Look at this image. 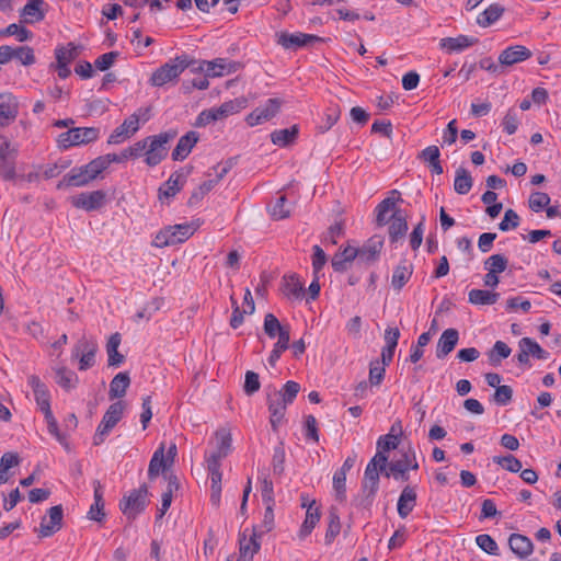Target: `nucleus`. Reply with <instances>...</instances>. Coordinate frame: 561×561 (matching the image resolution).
I'll return each instance as SVG.
<instances>
[{"mask_svg": "<svg viewBox=\"0 0 561 561\" xmlns=\"http://www.w3.org/2000/svg\"><path fill=\"white\" fill-rule=\"evenodd\" d=\"M476 542L480 549L489 554H495L497 551V543L490 535L482 534L477 536Z\"/></svg>", "mask_w": 561, "mask_h": 561, "instance_id": "obj_62", "label": "nucleus"}, {"mask_svg": "<svg viewBox=\"0 0 561 561\" xmlns=\"http://www.w3.org/2000/svg\"><path fill=\"white\" fill-rule=\"evenodd\" d=\"M277 43L286 49H296L298 47L308 46L313 43L322 42V38L317 35L304 33H286L282 32L277 35Z\"/></svg>", "mask_w": 561, "mask_h": 561, "instance_id": "obj_16", "label": "nucleus"}, {"mask_svg": "<svg viewBox=\"0 0 561 561\" xmlns=\"http://www.w3.org/2000/svg\"><path fill=\"white\" fill-rule=\"evenodd\" d=\"M122 342V336L118 332L112 334L106 343L107 364L110 367H118L124 360L125 356L118 352Z\"/></svg>", "mask_w": 561, "mask_h": 561, "instance_id": "obj_28", "label": "nucleus"}, {"mask_svg": "<svg viewBox=\"0 0 561 561\" xmlns=\"http://www.w3.org/2000/svg\"><path fill=\"white\" fill-rule=\"evenodd\" d=\"M499 297V293L483 289H471L468 294L469 302L478 306L494 305Z\"/></svg>", "mask_w": 561, "mask_h": 561, "instance_id": "obj_39", "label": "nucleus"}, {"mask_svg": "<svg viewBox=\"0 0 561 561\" xmlns=\"http://www.w3.org/2000/svg\"><path fill=\"white\" fill-rule=\"evenodd\" d=\"M412 274H413V265L412 264L402 262L398 266H396L392 277H391V285L394 288V290L400 291L403 288V286L409 282Z\"/></svg>", "mask_w": 561, "mask_h": 561, "instance_id": "obj_33", "label": "nucleus"}, {"mask_svg": "<svg viewBox=\"0 0 561 561\" xmlns=\"http://www.w3.org/2000/svg\"><path fill=\"white\" fill-rule=\"evenodd\" d=\"M99 136L100 129L96 127H71L58 136L57 144L60 149H68L93 142Z\"/></svg>", "mask_w": 561, "mask_h": 561, "instance_id": "obj_6", "label": "nucleus"}, {"mask_svg": "<svg viewBox=\"0 0 561 561\" xmlns=\"http://www.w3.org/2000/svg\"><path fill=\"white\" fill-rule=\"evenodd\" d=\"M407 471H408L407 455L404 453L402 455V458H400L396 461H392L389 465L387 463V469H386L385 476L390 477L392 474L393 478L397 480H399V479L408 480Z\"/></svg>", "mask_w": 561, "mask_h": 561, "instance_id": "obj_45", "label": "nucleus"}, {"mask_svg": "<svg viewBox=\"0 0 561 561\" xmlns=\"http://www.w3.org/2000/svg\"><path fill=\"white\" fill-rule=\"evenodd\" d=\"M391 219L392 220L389 226V238L393 243L405 236L408 231V222L400 209L394 210Z\"/></svg>", "mask_w": 561, "mask_h": 561, "instance_id": "obj_30", "label": "nucleus"}, {"mask_svg": "<svg viewBox=\"0 0 561 561\" xmlns=\"http://www.w3.org/2000/svg\"><path fill=\"white\" fill-rule=\"evenodd\" d=\"M240 62L228 60L227 58H216L211 61H199L192 71L205 72L206 77H222L236 72L240 68Z\"/></svg>", "mask_w": 561, "mask_h": 561, "instance_id": "obj_8", "label": "nucleus"}, {"mask_svg": "<svg viewBox=\"0 0 561 561\" xmlns=\"http://www.w3.org/2000/svg\"><path fill=\"white\" fill-rule=\"evenodd\" d=\"M288 404L274 391L267 393V407L271 414L270 422L273 431H277L278 425L283 422Z\"/></svg>", "mask_w": 561, "mask_h": 561, "instance_id": "obj_19", "label": "nucleus"}, {"mask_svg": "<svg viewBox=\"0 0 561 561\" xmlns=\"http://www.w3.org/2000/svg\"><path fill=\"white\" fill-rule=\"evenodd\" d=\"M138 129L139 115L134 113L113 130L107 139V142L110 145L121 144L125 139L130 138Z\"/></svg>", "mask_w": 561, "mask_h": 561, "instance_id": "obj_14", "label": "nucleus"}, {"mask_svg": "<svg viewBox=\"0 0 561 561\" xmlns=\"http://www.w3.org/2000/svg\"><path fill=\"white\" fill-rule=\"evenodd\" d=\"M531 55V51L523 45L510 46L500 54L499 62L501 66H513L529 59Z\"/></svg>", "mask_w": 561, "mask_h": 561, "instance_id": "obj_20", "label": "nucleus"}, {"mask_svg": "<svg viewBox=\"0 0 561 561\" xmlns=\"http://www.w3.org/2000/svg\"><path fill=\"white\" fill-rule=\"evenodd\" d=\"M316 501L312 500L308 505V510L306 512V518L299 530V538L305 539L307 536L311 534L316 525L320 520V512L318 507H314Z\"/></svg>", "mask_w": 561, "mask_h": 561, "instance_id": "obj_32", "label": "nucleus"}, {"mask_svg": "<svg viewBox=\"0 0 561 561\" xmlns=\"http://www.w3.org/2000/svg\"><path fill=\"white\" fill-rule=\"evenodd\" d=\"M198 139L199 137L196 131L191 130L186 133L179 139L178 145L172 151V159L174 161L184 160L190 154L194 146L197 144Z\"/></svg>", "mask_w": 561, "mask_h": 561, "instance_id": "obj_22", "label": "nucleus"}, {"mask_svg": "<svg viewBox=\"0 0 561 561\" xmlns=\"http://www.w3.org/2000/svg\"><path fill=\"white\" fill-rule=\"evenodd\" d=\"M79 54L80 46H77L73 43H68L66 47H59L56 49V60L57 62L64 61V64L69 65L79 56Z\"/></svg>", "mask_w": 561, "mask_h": 561, "instance_id": "obj_48", "label": "nucleus"}, {"mask_svg": "<svg viewBox=\"0 0 561 561\" xmlns=\"http://www.w3.org/2000/svg\"><path fill=\"white\" fill-rule=\"evenodd\" d=\"M217 181L208 180L203 182L197 188H195L188 198V205L194 206L198 204L215 186Z\"/></svg>", "mask_w": 561, "mask_h": 561, "instance_id": "obj_52", "label": "nucleus"}, {"mask_svg": "<svg viewBox=\"0 0 561 561\" xmlns=\"http://www.w3.org/2000/svg\"><path fill=\"white\" fill-rule=\"evenodd\" d=\"M20 462L19 455L16 453H5L0 459V483H5L9 480L7 471L18 466Z\"/></svg>", "mask_w": 561, "mask_h": 561, "instance_id": "obj_47", "label": "nucleus"}, {"mask_svg": "<svg viewBox=\"0 0 561 561\" xmlns=\"http://www.w3.org/2000/svg\"><path fill=\"white\" fill-rule=\"evenodd\" d=\"M518 346H526L529 355L538 359H547L549 357V353L546 352L536 341L530 337H523L518 342Z\"/></svg>", "mask_w": 561, "mask_h": 561, "instance_id": "obj_51", "label": "nucleus"}, {"mask_svg": "<svg viewBox=\"0 0 561 561\" xmlns=\"http://www.w3.org/2000/svg\"><path fill=\"white\" fill-rule=\"evenodd\" d=\"M387 462L388 457L381 451H377L370 459L364 472L362 493L354 501L356 506L365 510L371 507L379 486V476L386 472Z\"/></svg>", "mask_w": 561, "mask_h": 561, "instance_id": "obj_1", "label": "nucleus"}, {"mask_svg": "<svg viewBox=\"0 0 561 561\" xmlns=\"http://www.w3.org/2000/svg\"><path fill=\"white\" fill-rule=\"evenodd\" d=\"M478 43V38L467 35H459L457 37H445L440 39L439 46L449 53L461 51Z\"/></svg>", "mask_w": 561, "mask_h": 561, "instance_id": "obj_27", "label": "nucleus"}, {"mask_svg": "<svg viewBox=\"0 0 561 561\" xmlns=\"http://www.w3.org/2000/svg\"><path fill=\"white\" fill-rule=\"evenodd\" d=\"M493 461L511 472H519L523 467L520 460L513 455L504 457L496 456L493 458Z\"/></svg>", "mask_w": 561, "mask_h": 561, "instance_id": "obj_58", "label": "nucleus"}, {"mask_svg": "<svg viewBox=\"0 0 561 561\" xmlns=\"http://www.w3.org/2000/svg\"><path fill=\"white\" fill-rule=\"evenodd\" d=\"M459 340V333L456 329H447L445 330L436 346V357L444 358L446 357L457 345Z\"/></svg>", "mask_w": 561, "mask_h": 561, "instance_id": "obj_23", "label": "nucleus"}, {"mask_svg": "<svg viewBox=\"0 0 561 561\" xmlns=\"http://www.w3.org/2000/svg\"><path fill=\"white\" fill-rule=\"evenodd\" d=\"M358 255L356 248L346 247L341 252H337L332 257L331 264L335 272H345L348 263L353 262Z\"/></svg>", "mask_w": 561, "mask_h": 561, "instance_id": "obj_31", "label": "nucleus"}, {"mask_svg": "<svg viewBox=\"0 0 561 561\" xmlns=\"http://www.w3.org/2000/svg\"><path fill=\"white\" fill-rule=\"evenodd\" d=\"M113 160L118 159L115 157V153H110L98 157L83 167L75 168L62 178L57 187L84 186L106 170Z\"/></svg>", "mask_w": 561, "mask_h": 561, "instance_id": "obj_2", "label": "nucleus"}, {"mask_svg": "<svg viewBox=\"0 0 561 561\" xmlns=\"http://www.w3.org/2000/svg\"><path fill=\"white\" fill-rule=\"evenodd\" d=\"M333 489L336 493V499L340 501L345 500L346 496V474L336 471L333 476Z\"/></svg>", "mask_w": 561, "mask_h": 561, "instance_id": "obj_61", "label": "nucleus"}, {"mask_svg": "<svg viewBox=\"0 0 561 561\" xmlns=\"http://www.w3.org/2000/svg\"><path fill=\"white\" fill-rule=\"evenodd\" d=\"M283 293L286 296L299 299L304 295V284L299 280L296 274L284 276L283 278Z\"/></svg>", "mask_w": 561, "mask_h": 561, "instance_id": "obj_40", "label": "nucleus"}, {"mask_svg": "<svg viewBox=\"0 0 561 561\" xmlns=\"http://www.w3.org/2000/svg\"><path fill=\"white\" fill-rule=\"evenodd\" d=\"M239 551L240 558L238 561H252L255 553L260 550V542L257 541L255 530H253L252 536L247 539L245 531L240 535L239 540Z\"/></svg>", "mask_w": 561, "mask_h": 561, "instance_id": "obj_24", "label": "nucleus"}, {"mask_svg": "<svg viewBox=\"0 0 561 561\" xmlns=\"http://www.w3.org/2000/svg\"><path fill=\"white\" fill-rule=\"evenodd\" d=\"M300 391V385L296 381H287L282 390H275L274 392L277 393L280 398L285 400V403H291L295 398L297 397L298 392Z\"/></svg>", "mask_w": 561, "mask_h": 561, "instance_id": "obj_56", "label": "nucleus"}, {"mask_svg": "<svg viewBox=\"0 0 561 561\" xmlns=\"http://www.w3.org/2000/svg\"><path fill=\"white\" fill-rule=\"evenodd\" d=\"M416 503V493L411 486H405L398 500V514L405 518L414 508Z\"/></svg>", "mask_w": 561, "mask_h": 561, "instance_id": "obj_34", "label": "nucleus"}, {"mask_svg": "<svg viewBox=\"0 0 561 561\" xmlns=\"http://www.w3.org/2000/svg\"><path fill=\"white\" fill-rule=\"evenodd\" d=\"M217 449L213 453L217 457L226 458L231 450V435L225 428H220L216 432Z\"/></svg>", "mask_w": 561, "mask_h": 561, "instance_id": "obj_46", "label": "nucleus"}, {"mask_svg": "<svg viewBox=\"0 0 561 561\" xmlns=\"http://www.w3.org/2000/svg\"><path fill=\"white\" fill-rule=\"evenodd\" d=\"M243 107V101L233 100L222 103L218 107H213L210 111L215 115L216 121L224 119L231 114L238 113Z\"/></svg>", "mask_w": 561, "mask_h": 561, "instance_id": "obj_44", "label": "nucleus"}, {"mask_svg": "<svg viewBox=\"0 0 561 561\" xmlns=\"http://www.w3.org/2000/svg\"><path fill=\"white\" fill-rule=\"evenodd\" d=\"M55 381L65 390L75 389L79 382L77 374L66 367L55 369Z\"/></svg>", "mask_w": 561, "mask_h": 561, "instance_id": "obj_38", "label": "nucleus"}, {"mask_svg": "<svg viewBox=\"0 0 561 561\" xmlns=\"http://www.w3.org/2000/svg\"><path fill=\"white\" fill-rule=\"evenodd\" d=\"M283 101L278 98L268 99L265 104L254 108L248 116L247 123L250 126L261 125L271 121L279 112Z\"/></svg>", "mask_w": 561, "mask_h": 561, "instance_id": "obj_9", "label": "nucleus"}, {"mask_svg": "<svg viewBox=\"0 0 561 561\" xmlns=\"http://www.w3.org/2000/svg\"><path fill=\"white\" fill-rule=\"evenodd\" d=\"M104 203L105 193L101 190L89 193H80L71 198V204L76 208L84 209L87 211L99 209L104 205Z\"/></svg>", "mask_w": 561, "mask_h": 561, "instance_id": "obj_15", "label": "nucleus"}, {"mask_svg": "<svg viewBox=\"0 0 561 561\" xmlns=\"http://www.w3.org/2000/svg\"><path fill=\"white\" fill-rule=\"evenodd\" d=\"M513 398V389L511 386H500L496 388L493 399L500 405H506L512 401Z\"/></svg>", "mask_w": 561, "mask_h": 561, "instance_id": "obj_63", "label": "nucleus"}, {"mask_svg": "<svg viewBox=\"0 0 561 561\" xmlns=\"http://www.w3.org/2000/svg\"><path fill=\"white\" fill-rule=\"evenodd\" d=\"M98 344L95 341L82 336L73 346L72 357L79 358V370H87L94 366Z\"/></svg>", "mask_w": 561, "mask_h": 561, "instance_id": "obj_10", "label": "nucleus"}, {"mask_svg": "<svg viewBox=\"0 0 561 561\" xmlns=\"http://www.w3.org/2000/svg\"><path fill=\"white\" fill-rule=\"evenodd\" d=\"M196 62L190 60L186 55L178 56L159 67L151 75L150 83L153 87H162L169 82L175 81L186 68H193Z\"/></svg>", "mask_w": 561, "mask_h": 561, "instance_id": "obj_3", "label": "nucleus"}, {"mask_svg": "<svg viewBox=\"0 0 561 561\" xmlns=\"http://www.w3.org/2000/svg\"><path fill=\"white\" fill-rule=\"evenodd\" d=\"M298 135V127L296 125L290 128L275 130L271 134V140L274 145L279 147H286L294 142Z\"/></svg>", "mask_w": 561, "mask_h": 561, "instance_id": "obj_41", "label": "nucleus"}, {"mask_svg": "<svg viewBox=\"0 0 561 561\" xmlns=\"http://www.w3.org/2000/svg\"><path fill=\"white\" fill-rule=\"evenodd\" d=\"M44 0H27L20 14L26 23H35L44 20Z\"/></svg>", "mask_w": 561, "mask_h": 561, "instance_id": "obj_25", "label": "nucleus"}, {"mask_svg": "<svg viewBox=\"0 0 561 561\" xmlns=\"http://www.w3.org/2000/svg\"><path fill=\"white\" fill-rule=\"evenodd\" d=\"M504 13V8L497 3L491 4L477 19V23L486 27L497 21Z\"/></svg>", "mask_w": 561, "mask_h": 561, "instance_id": "obj_42", "label": "nucleus"}, {"mask_svg": "<svg viewBox=\"0 0 561 561\" xmlns=\"http://www.w3.org/2000/svg\"><path fill=\"white\" fill-rule=\"evenodd\" d=\"M197 227L193 224L168 226L156 234L152 245L156 248H164L182 243L192 237Z\"/></svg>", "mask_w": 561, "mask_h": 561, "instance_id": "obj_4", "label": "nucleus"}, {"mask_svg": "<svg viewBox=\"0 0 561 561\" xmlns=\"http://www.w3.org/2000/svg\"><path fill=\"white\" fill-rule=\"evenodd\" d=\"M382 247L383 238L381 236H373L363 247L356 249L358 252L357 259L366 264L374 263L378 260Z\"/></svg>", "mask_w": 561, "mask_h": 561, "instance_id": "obj_18", "label": "nucleus"}, {"mask_svg": "<svg viewBox=\"0 0 561 561\" xmlns=\"http://www.w3.org/2000/svg\"><path fill=\"white\" fill-rule=\"evenodd\" d=\"M286 329L287 327H283L279 320L273 313L265 314L264 332L268 335V337L274 339L276 335L280 334L282 330Z\"/></svg>", "mask_w": 561, "mask_h": 561, "instance_id": "obj_54", "label": "nucleus"}, {"mask_svg": "<svg viewBox=\"0 0 561 561\" xmlns=\"http://www.w3.org/2000/svg\"><path fill=\"white\" fill-rule=\"evenodd\" d=\"M222 457H217L215 454H210L207 458V469L210 473L211 480V501L214 504H218L220 501V492H221V471H220V460Z\"/></svg>", "mask_w": 561, "mask_h": 561, "instance_id": "obj_17", "label": "nucleus"}, {"mask_svg": "<svg viewBox=\"0 0 561 561\" xmlns=\"http://www.w3.org/2000/svg\"><path fill=\"white\" fill-rule=\"evenodd\" d=\"M18 148L8 140L0 142V176L7 181L15 175L14 159Z\"/></svg>", "mask_w": 561, "mask_h": 561, "instance_id": "obj_12", "label": "nucleus"}, {"mask_svg": "<svg viewBox=\"0 0 561 561\" xmlns=\"http://www.w3.org/2000/svg\"><path fill=\"white\" fill-rule=\"evenodd\" d=\"M508 546L511 550L522 559L530 556L534 550L531 540L520 534H512L508 538Z\"/></svg>", "mask_w": 561, "mask_h": 561, "instance_id": "obj_26", "label": "nucleus"}, {"mask_svg": "<svg viewBox=\"0 0 561 561\" xmlns=\"http://www.w3.org/2000/svg\"><path fill=\"white\" fill-rule=\"evenodd\" d=\"M511 352L512 350L506 343L496 341L489 354V359L493 365H499L502 359L507 358L511 355Z\"/></svg>", "mask_w": 561, "mask_h": 561, "instance_id": "obj_50", "label": "nucleus"}, {"mask_svg": "<svg viewBox=\"0 0 561 561\" xmlns=\"http://www.w3.org/2000/svg\"><path fill=\"white\" fill-rule=\"evenodd\" d=\"M287 199L284 195L276 199V203L271 208V216L275 220H280L289 217L290 209L286 206Z\"/></svg>", "mask_w": 561, "mask_h": 561, "instance_id": "obj_59", "label": "nucleus"}, {"mask_svg": "<svg viewBox=\"0 0 561 561\" xmlns=\"http://www.w3.org/2000/svg\"><path fill=\"white\" fill-rule=\"evenodd\" d=\"M48 516L43 517L39 528V537H50L62 527L64 511L61 505L53 506L47 512Z\"/></svg>", "mask_w": 561, "mask_h": 561, "instance_id": "obj_13", "label": "nucleus"}, {"mask_svg": "<svg viewBox=\"0 0 561 561\" xmlns=\"http://www.w3.org/2000/svg\"><path fill=\"white\" fill-rule=\"evenodd\" d=\"M0 36H16L19 42H26L32 38L33 34L26 27L12 23L0 31Z\"/></svg>", "mask_w": 561, "mask_h": 561, "instance_id": "obj_49", "label": "nucleus"}, {"mask_svg": "<svg viewBox=\"0 0 561 561\" xmlns=\"http://www.w3.org/2000/svg\"><path fill=\"white\" fill-rule=\"evenodd\" d=\"M28 385L33 389L35 401L38 408L50 402L49 391L47 387L41 381L38 376L31 375L28 377Z\"/></svg>", "mask_w": 561, "mask_h": 561, "instance_id": "obj_37", "label": "nucleus"}, {"mask_svg": "<svg viewBox=\"0 0 561 561\" xmlns=\"http://www.w3.org/2000/svg\"><path fill=\"white\" fill-rule=\"evenodd\" d=\"M184 183V175L180 172L171 174L169 180L159 188V199L174 196Z\"/></svg>", "mask_w": 561, "mask_h": 561, "instance_id": "obj_35", "label": "nucleus"}, {"mask_svg": "<svg viewBox=\"0 0 561 561\" xmlns=\"http://www.w3.org/2000/svg\"><path fill=\"white\" fill-rule=\"evenodd\" d=\"M519 216L513 209H507L504 214L502 221L499 224V229L501 231H508L511 229H515L519 226Z\"/></svg>", "mask_w": 561, "mask_h": 561, "instance_id": "obj_60", "label": "nucleus"}, {"mask_svg": "<svg viewBox=\"0 0 561 561\" xmlns=\"http://www.w3.org/2000/svg\"><path fill=\"white\" fill-rule=\"evenodd\" d=\"M170 467V463L164 458V445L161 446L153 453V456L149 462L148 467V476L150 479H153L159 476L161 470H167Z\"/></svg>", "mask_w": 561, "mask_h": 561, "instance_id": "obj_36", "label": "nucleus"}, {"mask_svg": "<svg viewBox=\"0 0 561 561\" xmlns=\"http://www.w3.org/2000/svg\"><path fill=\"white\" fill-rule=\"evenodd\" d=\"M18 59L23 66L35 64L34 50L30 46L12 48V59Z\"/></svg>", "mask_w": 561, "mask_h": 561, "instance_id": "obj_53", "label": "nucleus"}, {"mask_svg": "<svg viewBox=\"0 0 561 561\" xmlns=\"http://www.w3.org/2000/svg\"><path fill=\"white\" fill-rule=\"evenodd\" d=\"M18 116V103L10 93L0 94V126H8Z\"/></svg>", "mask_w": 561, "mask_h": 561, "instance_id": "obj_21", "label": "nucleus"}, {"mask_svg": "<svg viewBox=\"0 0 561 561\" xmlns=\"http://www.w3.org/2000/svg\"><path fill=\"white\" fill-rule=\"evenodd\" d=\"M261 387V383H260V380H259V375L254 371H251V370H248L245 373V380H244V386H243V389H244V392L249 396L255 393L256 391H259Z\"/></svg>", "mask_w": 561, "mask_h": 561, "instance_id": "obj_64", "label": "nucleus"}, {"mask_svg": "<svg viewBox=\"0 0 561 561\" xmlns=\"http://www.w3.org/2000/svg\"><path fill=\"white\" fill-rule=\"evenodd\" d=\"M130 385V377L127 371L118 373L110 383L108 397L110 399H119L126 394Z\"/></svg>", "mask_w": 561, "mask_h": 561, "instance_id": "obj_29", "label": "nucleus"}, {"mask_svg": "<svg viewBox=\"0 0 561 561\" xmlns=\"http://www.w3.org/2000/svg\"><path fill=\"white\" fill-rule=\"evenodd\" d=\"M175 130H168L154 136H149L145 162L149 167L158 165L168 154L167 145L176 137Z\"/></svg>", "mask_w": 561, "mask_h": 561, "instance_id": "obj_5", "label": "nucleus"}, {"mask_svg": "<svg viewBox=\"0 0 561 561\" xmlns=\"http://www.w3.org/2000/svg\"><path fill=\"white\" fill-rule=\"evenodd\" d=\"M484 267L492 273H502L507 267V259L502 254H493L484 262Z\"/></svg>", "mask_w": 561, "mask_h": 561, "instance_id": "obj_55", "label": "nucleus"}, {"mask_svg": "<svg viewBox=\"0 0 561 561\" xmlns=\"http://www.w3.org/2000/svg\"><path fill=\"white\" fill-rule=\"evenodd\" d=\"M125 405L122 401L114 402L108 407L100 425L98 426L96 433L94 434V445H101L104 442V437L121 421Z\"/></svg>", "mask_w": 561, "mask_h": 561, "instance_id": "obj_7", "label": "nucleus"}, {"mask_svg": "<svg viewBox=\"0 0 561 561\" xmlns=\"http://www.w3.org/2000/svg\"><path fill=\"white\" fill-rule=\"evenodd\" d=\"M148 489L141 485L137 490H133L128 496L121 501V510L128 518H135L145 510Z\"/></svg>", "mask_w": 561, "mask_h": 561, "instance_id": "obj_11", "label": "nucleus"}, {"mask_svg": "<svg viewBox=\"0 0 561 561\" xmlns=\"http://www.w3.org/2000/svg\"><path fill=\"white\" fill-rule=\"evenodd\" d=\"M472 187V178L465 168H458L456 170V176L454 181V190L460 195L469 193Z\"/></svg>", "mask_w": 561, "mask_h": 561, "instance_id": "obj_43", "label": "nucleus"}, {"mask_svg": "<svg viewBox=\"0 0 561 561\" xmlns=\"http://www.w3.org/2000/svg\"><path fill=\"white\" fill-rule=\"evenodd\" d=\"M528 204L533 211L538 213L550 204V196L543 192H535L529 196Z\"/></svg>", "mask_w": 561, "mask_h": 561, "instance_id": "obj_57", "label": "nucleus"}]
</instances>
